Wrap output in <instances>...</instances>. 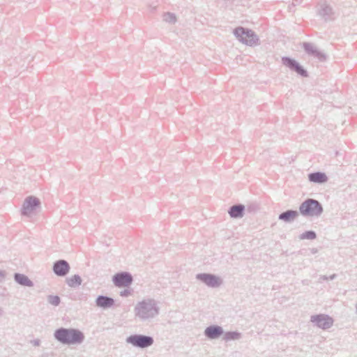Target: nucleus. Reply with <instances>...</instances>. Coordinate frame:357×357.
<instances>
[{"label":"nucleus","mask_w":357,"mask_h":357,"mask_svg":"<svg viewBox=\"0 0 357 357\" xmlns=\"http://www.w3.org/2000/svg\"><path fill=\"white\" fill-rule=\"evenodd\" d=\"M54 336L56 340L64 344H76L84 339L83 334L74 329L60 328L56 331Z\"/></svg>","instance_id":"1"},{"label":"nucleus","mask_w":357,"mask_h":357,"mask_svg":"<svg viewBox=\"0 0 357 357\" xmlns=\"http://www.w3.org/2000/svg\"><path fill=\"white\" fill-rule=\"evenodd\" d=\"M300 211L305 215H318L322 212V208L317 201L310 199L301 205Z\"/></svg>","instance_id":"2"},{"label":"nucleus","mask_w":357,"mask_h":357,"mask_svg":"<svg viewBox=\"0 0 357 357\" xmlns=\"http://www.w3.org/2000/svg\"><path fill=\"white\" fill-rule=\"evenodd\" d=\"M235 35L239 40L247 45H252L256 41V36L252 31H245L243 28H237L234 31Z\"/></svg>","instance_id":"3"},{"label":"nucleus","mask_w":357,"mask_h":357,"mask_svg":"<svg viewBox=\"0 0 357 357\" xmlns=\"http://www.w3.org/2000/svg\"><path fill=\"white\" fill-rule=\"evenodd\" d=\"M128 342L135 347L144 348L151 346L153 340L151 337L135 335L129 337Z\"/></svg>","instance_id":"4"},{"label":"nucleus","mask_w":357,"mask_h":357,"mask_svg":"<svg viewBox=\"0 0 357 357\" xmlns=\"http://www.w3.org/2000/svg\"><path fill=\"white\" fill-rule=\"evenodd\" d=\"M132 277L127 273H118L114 276L113 281L118 287H127L132 282Z\"/></svg>","instance_id":"5"},{"label":"nucleus","mask_w":357,"mask_h":357,"mask_svg":"<svg viewBox=\"0 0 357 357\" xmlns=\"http://www.w3.org/2000/svg\"><path fill=\"white\" fill-rule=\"evenodd\" d=\"M312 321L324 329L329 328L333 324L331 318L324 315H317L312 317Z\"/></svg>","instance_id":"6"},{"label":"nucleus","mask_w":357,"mask_h":357,"mask_svg":"<svg viewBox=\"0 0 357 357\" xmlns=\"http://www.w3.org/2000/svg\"><path fill=\"white\" fill-rule=\"evenodd\" d=\"M68 264L63 260H61L55 263L54 266V271L58 275H65L69 271Z\"/></svg>","instance_id":"7"},{"label":"nucleus","mask_w":357,"mask_h":357,"mask_svg":"<svg viewBox=\"0 0 357 357\" xmlns=\"http://www.w3.org/2000/svg\"><path fill=\"white\" fill-rule=\"evenodd\" d=\"M197 278L211 287L218 286L220 283V280L212 275L199 274L197 275Z\"/></svg>","instance_id":"8"},{"label":"nucleus","mask_w":357,"mask_h":357,"mask_svg":"<svg viewBox=\"0 0 357 357\" xmlns=\"http://www.w3.org/2000/svg\"><path fill=\"white\" fill-rule=\"evenodd\" d=\"M222 333V329L220 326H213L208 327L205 330L206 335L211 339L217 338Z\"/></svg>","instance_id":"9"},{"label":"nucleus","mask_w":357,"mask_h":357,"mask_svg":"<svg viewBox=\"0 0 357 357\" xmlns=\"http://www.w3.org/2000/svg\"><path fill=\"white\" fill-rule=\"evenodd\" d=\"M39 204L38 200L35 197H29L26 199L23 205L24 213H29L34 206Z\"/></svg>","instance_id":"10"},{"label":"nucleus","mask_w":357,"mask_h":357,"mask_svg":"<svg viewBox=\"0 0 357 357\" xmlns=\"http://www.w3.org/2000/svg\"><path fill=\"white\" fill-rule=\"evenodd\" d=\"M114 303V300L112 298L106 297V296H99L96 299V305L98 307L102 308H107L112 307Z\"/></svg>","instance_id":"11"},{"label":"nucleus","mask_w":357,"mask_h":357,"mask_svg":"<svg viewBox=\"0 0 357 357\" xmlns=\"http://www.w3.org/2000/svg\"><path fill=\"white\" fill-rule=\"evenodd\" d=\"M309 179L314 183H324L327 181V176L324 173L317 172L310 174Z\"/></svg>","instance_id":"12"},{"label":"nucleus","mask_w":357,"mask_h":357,"mask_svg":"<svg viewBox=\"0 0 357 357\" xmlns=\"http://www.w3.org/2000/svg\"><path fill=\"white\" fill-rule=\"evenodd\" d=\"M244 211V206L236 205L230 208L229 213L232 218H240L243 216V212Z\"/></svg>","instance_id":"13"},{"label":"nucleus","mask_w":357,"mask_h":357,"mask_svg":"<svg viewBox=\"0 0 357 357\" xmlns=\"http://www.w3.org/2000/svg\"><path fill=\"white\" fill-rule=\"evenodd\" d=\"M283 63L286 66L295 69L296 72H298L299 74L304 75L305 72L304 70H303L297 63L294 62V61L291 60L289 59H283Z\"/></svg>","instance_id":"14"},{"label":"nucleus","mask_w":357,"mask_h":357,"mask_svg":"<svg viewBox=\"0 0 357 357\" xmlns=\"http://www.w3.org/2000/svg\"><path fill=\"white\" fill-rule=\"evenodd\" d=\"M16 281L20 283V284L24 285V286H31V280L25 275L22 274H16L15 276Z\"/></svg>","instance_id":"15"},{"label":"nucleus","mask_w":357,"mask_h":357,"mask_svg":"<svg viewBox=\"0 0 357 357\" xmlns=\"http://www.w3.org/2000/svg\"><path fill=\"white\" fill-rule=\"evenodd\" d=\"M297 216V212L294 211H287L280 215V219L285 221L294 219Z\"/></svg>","instance_id":"16"},{"label":"nucleus","mask_w":357,"mask_h":357,"mask_svg":"<svg viewBox=\"0 0 357 357\" xmlns=\"http://www.w3.org/2000/svg\"><path fill=\"white\" fill-rule=\"evenodd\" d=\"M67 283L71 287H76L81 284L82 279L78 275H73L67 280Z\"/></svg>","instance_id":"17"},{"label":"nucleus","mask_w":357,"mask_h":357,"mask_svg":"<svg viewBox=\"0 0 357 357\" xmlns=\"http://www.w3.org/2000/svg\"><path fill=\"white\" fill-rule=\"evenodd\" d=\"M316 238V234L314 231H309L303 233L301 236V239H314Z\"/></svg>","instance_id":"18"},{"label":"nucleus","mask_w":357,"mask_h":357,"mask_svg":"<svg viewBox=\"0 0 357 357\" xmlns=\"http://www.w3.org/2000/svg\"><path fill=\"white\" fill-rule=\"evenodd\" d=\"M49 302L54 305H57L60 302V298L57 296H50L49 297Z\"/></svg>","instance_id":"19"},{"label":"nucleus","mask_w":357,"mask_h":357,"mask_svg":"<svg viewBox=\"0 0 357 357\" xmlns=\"http://www.w3.org/2000/svg\"><path fill=\"white\" fill-rule=\"evenodd\" d=\"M239 337V334L237 333H228L225 335V339H236Z\"/></svg>","instance_id":"20"},{"label":"nucleus","mask_w":357,"mask_h":357,"mask_svg":"<svg viewBox=\"0 0 357 357\" xmlns=\"http://www.w3.org/2000/svg\"><path fill=\"white\" fill-rule=\"evenodd\" d=\"M145 308V303H140L138 306L137 307V310H138L137 314L140 315L141 314V310Z\"/></svg>","instance_id":"21"}]
</instances>
